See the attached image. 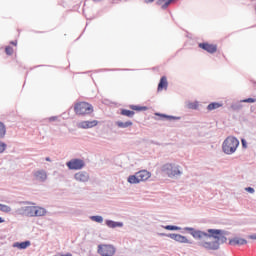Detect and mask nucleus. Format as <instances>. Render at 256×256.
<instances>
[{
    "label": "nucleus",
    "mask_w": 256,
    "mask_h": 256,
    "mask_svg": "<svg viewBox=\"0 0 256 256\" xmlns=\"http://www.w3.org/2000/svg\"><path fill=\"white\" fill-rule=\"evenodd\" d=\"M184 231H188L193 239L198 241L199 247H203L207 251H219L221 244L227 243V233L225 230L208 229L206 232L196 230L195 228L185 227Z\"/></svg>",
    "instance_id": "nucleus-1"
},
{
    "label": "nucleus",
    "mask_w": 256,
    "mask_h": 256,
    "mask_svg": "<svg viewBox=\"0 0 256 256\" xmlns=\"http://www.w3.org/2000/svg\"><path fill=\"white\" fill-rule=\"evenodd\" d=\"M162 173L170 179H179L183 175V167L175 163H166L161 168Z\"/></svg>",
    "instance_id": "nucleus-2"
},
{
    "label": "nucleus",
    "mask_w": 256,
    "mask_h": 256,
    "mask_svg": "<svg viewBox=\"0 0 256 256\" xmlns=\"http://www.w3.org/2000/svg\"><path fill=\"white\" fill-rule=\"evenodd\" d=\"M237 147H239V139L233 136L227 137L222 143V151L226 155H233L237 151Z\"/></svg>",
    "instance_id": "nucleus-3"
},
{
    "label": "nucleus",
    "mask_w": 256,
    "mask_h": 256,
    "mask_svg": "<svg viewBox=\"0 0 256 256\" xmlns=\"http://www.w3.org/2000/svg\"><path fill=\"white\" fill-rule=\"evenodd\" d=\"M77 115H89L93 113V106L87 102H80L74 107Z\"/></svg>",
    "instance_id": "nucleus-4"
},
{
    "label": "nucleus",
    "mask_w": 256,
    "mask_h": 256,
    "mask_svg": "<svg viewBox=\"0 0 256 256\" xmlns=\"http://www.w3.org/2000/svg\"><path fill=\"white\" fill-rule=\"evenodd\" d=\"M66 167L70 169V171H81V169L85 168V160L74 158L66 163Z\"/></svg>",
    "instance_id": "nucleus-5"
},
{
    "label": "nucleus",
    "mask_w": 256,
    "mask_h": 256,
    "mask_svg": "<svg viewBox=\"0 0 256 256\" xmlns=\"http://www.w3.org/2000/svg\"><path fill=\"white\" fill-rule=\"evenodd\" d=\"M117 252L115 246L111 244H100L98 245V253L101 256H113Z\"/></svg>",
    "instance_id": "nucleus-6"
},
{
    "label": "nucleus",
    "mask_w": 256,
    "mask_h": 256,
    "mask_svg": "<svg viewBox=\"0 0 256 256\" xmlns=\"http://www.w3.org/2000/svg\"><path fill=\"white\" fill-rule=\"evenodd\" d=\"M16 213L26 217H35V206H22L16 210Z\"/></svg>",
    "instance_id": "nucleus-7"
},
{
    "label": "nucleus",
    "mask_w": 256,
    "mask_h": 256,
    "mask_svg": "<svg viewBox=\"0 0 256 256\" xmlns=\"http://www.w3.org/2000/svg\"><path fill=\"white\" fill-rule=\"evenodd\" d=\"M160 237H169L170 239H173V241H177V243H190L189 239H187L185 236H183L181 234H175V233L165 234V233H160Z\"/></svg>",
    "instance_id": "nucleus-8"
},
{
    "label": "nucleus",
    "mask_w": 256,
    "mask_h": 256,
    "mask_svg": "<svg viewBox=\"0 0 256 256\" xmlns=\"http://www.w3.org/2000/svg\"><path fill=\"white\" fill-rule=\"evenodd\" d=\"M74 179L77 181V183H89L91 176L87 171H79L74 174Z\"/></svg>",
    "instance_id": "nucleus-9"
},
{
    "label": "nucleus",
    "mask_w": 256,
    "mask_h": 256,
    "mask_svg": "<svg viewBox=\"0 0 256 256\" xmlns=\"http://www.w3.org/2000/svg\"><path fill=\"white\" fill-rule=\"evenodd\" d=\"M99 122L97 120L92 121H82L77 124L78 129H93V127H97Z\"/></svg>",
    "instance_id": "nucleus-10"
},
{
    "label": "nucleus",
    "mask_w": 256,
    "mask_h": 256,
    "mask_svg": "<svg viewBox=\"0 0 256 256\" xmlns=\"http://www.w3.org/2000/svg\"><path fill=\"white\" fill-rule=\"evenodd\" d=\"M200 49H203L204 51H207V53H216L217 52V46L209 43H200L199 44Z\"/></svg>",
    "instance_id": "nucleus-11"
},
{
    "label": "nucleus",
    "mask_w": 256,
    "mask_h": 256,
    "mask_svg": "<svg viewBox=\"0 0 256 256\" xmlns=\"http://www.w3.org/2000/svg\"><path fill=\"white\" fill-rule=\"evenodd\" d=\"M34 177L36 181H40L41 183H44V181H47V171L37 170L34 172Z\"/></svg>",
    "instance_id": "nucleus-12"
},
{
    "label": "nucleus",
    "mask_w": 256,
    "mask_h": 256,
    "mask_svg": "<svg viewBox=\"0 0 256 256\" xmlns=\"http://www.w3.org/2000/svg\"><path fill=\"white\" fill-rule=\"evenodd\" d=\"M138 175V179L141 182L143 181H147V179L151 178V172L147 171V170H141L139 172H136Z\"/></svg>",
    "instance_id": "nucleus-13"
},
{
    "label": "nucleus",
    "mask_w": 256,
    "mask_h": 256,
    "mask_svg": "<svg viewBox=\"0 0 256 256\" xmlns=\"http://www.w3.org/2000/svg\"><path fill=\"white\" fill-rule=\"evenodd\" d=\"M12 247H14L15 249L24 250L27 249L28 247H31V241L27 240L24 242H15L13 243Z\"/></svg>",
    "instance_id": "nucleus-14"
},
{
    "label": "nucleus",
    "mask_w": 256,
    "mask_h": 256,
    "mask_svg": "<svg viewBox=\"0 0 256 256\" xmlns=\"http://www.w3.org/2000/svg\"><path fill=\"white\" fill-rule=\"evenodd\" d=\"M45 215H47V209L35 206L34 217H45Z\"/></svg>",
    "instance_id": "nucleus-15"
},
{
    "label": "nucleus",
    "mask_w": 256,
    "mask_h": 256,
    "mask_svg": "<svg viewBox=\"0 0 256 256\" xmlns=\"http://www.w3.org/2000/svg\"><path fill=\"white\" fill-rule=\"evenodd\" d=\"M105 225L109 227V229H117L123 227V222H115L113 220H106Z\"/></svg>",
    "instance_id": "nucleus-16"
},
{
    "label": "nucleus",
    "mask_w": 256,
    "mask_h": 256,
    "mask_svg": "<svg viewBox=\"0 0 256 256\" xmlns=\"http://www.w3.org/2000/svg\"><path fill=\"white\" fill-rule=\"evenodd\" d=\"M155 115H157L158 117H161L162 119H168V121H180L181 117L179 116H170L167 114H161V113H156Z\"/></svg>",
    "instance_id": "nucleus-17"
},
{
    "label": "nucleus",
    "mask_w": 256,
    "mask_h": 256,
    "mask_svg": "<svg viewBox=\"0 0 256 256\" xmlns=\"http://www.w3.org/2000/svg\"><path fill=\"white\" fill-rule=\"evenodd\" d=\"M127 181H128V183H130L131 185H137V184L141 183L140 180H139V176H138L137 172H136L134 175H130V176L127 178Z\"/></svg>",
    "instance_id": "nucleus-18"
},
{
    "label": "nucleus",
    "mask_w": 256,
    "mask_h": 256,
    "mask_svg": "<svg viewBox=\"0 0 256 256\" xmlns=\"http://www.w3.org/2000/svg\"><path fill=\"white\" fill-rule=\"evenodd\" d=\"M117 125V127H119L120 129H127V127H132L133 126V122L131 121H116L115 123Z\"/></svg>",
    "instance_id": "nucleus-19"
},
{
    "label": "nucleus",
    "mask_w": 256,
    "mask_h": 256,
    "mask_svg": "<svg viewBox=\"0 0 256 256\" xmlns=\"http://www.w3.org/2000/svg\"><path fill=\"white\" fill-rule=\"evenodd\" d=\"M167 85V77L163 76L158 84V91H163V89H167Z\"/></svg>",
    "instance_id": "nucleus-20"
},
{
    "label": "nucleus",
    "mask_w": 256,
    "mask_h": 256,
    "mask_svg": "<svg viewBox=\"0 0 256 256\" xmlns=\"http://www.w3.org/2000/svg\"><path fill=\"white\" fill-rule=\"evenodd\" d=\"M220 107H223V103L221 102H212L207 106L208 111H215V109H219Z\"/></svg>",
    "instance_id": "nucleus-21"
},
{
    "label": "nucleus",
    "mask_w": 256,
    "mask_h": 256,
    "mask_svg": "<svg viewBox=\"0 0 256 256\" xmlns=\"http://www.w3.org/2000/svg\"><path fill=\"white\" fill-rule=\"evenodd\" d=\"M230 245H247V240L243 238H234L230 240Z\"/></svg>",
    "instance_id": "nucleus-22"
},
{
    "label": "nucleus",
    "mask_w": 256,
    "mask_h": 256,
    "mask_svg": "<svg viewBox=\"0 0 256 256\" xmlns=\"http://www.w3.org/2000/svg\"><path fill=\"white\" fill-rule=\"evenodd\" d=\"M186 107L187 109H199V101H194V102H191V101H188L186 102Z\"/></svg>",
    "instance_id": "nucleus-23"
},
{
    "label": "nucleus",
    "mask_w": 256,
    "mask_h": 256,
    "mask_svg": "<svg viewBox=\"0 0 256 256\" xmlns=\"http://www.w3.org/2000/svg\"><path fill=\"white\" fill-rule=\"evenodd\" d=\"M157 5H161L162 9H167L171 3H169V0H157Z\"/></svg>",
    "instance_id": "nucleus-24"
},
{
    "label": "nucleus",
    "mask_w": 256,
    "mask_h": 256,
    "mask_svg": "<svg viewBox=\"0 0 256 256\" xmlns=\"http://www.w3.org/2000/svg\"><path fill=\"white\" fill-rule=\"evenodd\" d=\"M7 133V129L5 128V124L3 122H0V139H3Z\"/></svg>",
    "instance_id": "nucleus-25"
},
{
    "label": "nucleus",
    "mask_w": 256,
    "mask_h": 256,
    "mask_svg": "<svg viewBox=\"0 0 256 256\" xmlns=\"http://www.w3.org/2000/svg\"><path fill=\"white\" fill-rule=\"evenodd\" d=\"M90 220H92L94 223H103V216H90Z\"/></svg>",
    "instance_id": "nucleus-26"
},
{
    "label": "nucleus",
    "mask_w": 256,
    "mask_h": 256,
    "mask_svg": "<svg viewBox=\"0 0 256 256\" xmlns=\"http://www.w3.org/2000/svg\"><path fill=\"white\" fill-rule=\"evenodd\" d=\"M0 211H2V213H11V206L0 204Z\"/></svg>",
    "instance_id": "nucleus-27"
},
{
    "label": "nucleus",
    "mask_w": 256,
    "mask_h": 256,
    "mask_svg": "<svg viewBox=\"0 0 256 256\" xmlns=\"http://www.w3.org/2000/svg\"><path fill=\"white\" fill-rule=\"evenodd\" d=\"M164 229H166V231H181V227L173 225L164 226Z\"/></svg>",
    "instance_id": "nucleus-28"
},
{
    "label": "nucleus",
    "mask_w": 256,
    "mask_h": 256,
    "mask_svg": "<svg viewBox=\"0 0 256 256\" xmlns=\"http://www.w3.org/2000/svg\"><path fill=\"white\" fill-rule=\"evenodd\" d=\"M121 115H124L125 117H133V115H135V112L134 111H131V110H125L123 109L121 111Z\"/></svg>",
    "instance_id": "nucleus-29"
},
{
    "label": "nucleus",
    "mask_w": 256,
    "mask_h": 256,
    "mask_svg": "<svg viewBox=\"0 0 256 256\" xmlns=\"http://www.w3.org/2000/svg\"><path fill=\"white\" fill-rule=\"evenodd\" d=\"M241 103L242 102L232 104L231 108L233 109V111H239V109H243V105Z\"/></svg>",
    "instance_id": "nucleus-30"
},
{
    "label": "nucleus",
    "mask_w": 256,
    "mask_h": 256,
    "mask_svg": "<svg viewBox=\"0 0 256 256\" xmlns=\"http://www.w3.org/2000/svg\"><path fill=\"white\" fill-rule=\"evenodd\" d=\"M131 109H133V111H147V107L143 106H135V105H132L130 106Z\"/></svg>",
    "instance_id": "nucleus-31"
},
{
    "label": "nucleus",
    "mask_w": 256,
    "mask_h": 256,
    "mask_svg": "<svg viewBox=\"0 0 256 256\" xmlns=\"http://www.w3.org/2000/svg\"><path fill=\"white\" fill-rule=\"evenodd\" d=\"M5 151H7V144L3 141H0V155L5 153Z\"/></svg>",
    "instance_id": "nucleus-32"
},
{
    "label": "nucleus",
    "mask_w": 256,
    "mask_h": 256,
    "mask_svg": "<svg viewBox=\"0 0 256 256\" xmlns=\"http://www.w3.org/2000/svg\"><path fill=\"white\" fill-rule=\"evenodd\" d=\"M256 99L255 98H248L244 100H240V103H255Z\"/></svg>",
    "instance_id": "nucleus-33"
},
{
    "label": "nucleus",
    "mask_w": 256,
    "mask_h": 256,
    "mask_svg": "<svg viewBox=\"0 0 256 256\" xmlns=\"http://www.w3.org/2000/svg\"><path fill=\"white\" fill-rule=\"evenodd\" d=\"M6 55H13V48L8 46L5 49Z\"/></svg>",
    "instance_id": "nucleus-34"
},
{
    "label": "nucleus",
    "mask_w": 256,
    "mask_h": 256,
    "mask_svg": "<svg viewBox=\"0 0 256 256\" xmlns=\"http://www.w3.org/2000/svg\"><path fill=\"white\" fill-rule=\"evenodd\" d=\"M245 191H247L248 193H251V194L255 193V189L252 187L245 188Z\"/></svg>",
    "instance_id": "nucleus-35"
},
{
    "label": "nucleus",
    "mask_w": 256,
    "mask_h": 256,
    "mask_svg": "<svg viewBox=\"0 0 256 256\" xmlns=\"http://www.w3.org/2000/svg\"><path fill=\"white\" fill-rule=\"evenodd\" d=\"M242 147H244L245 149H247V141L242 140Z\"/></svg>",
    "instance_id": "nucleus-36"
},
{
    "label": "nucleus",
    "mask_w": 256,
    "mask_h": 256,
    "mask_svg": "<svg viewBox=\"0 0 256 256\" xmlns=\"http://www.w3.org/2000/svg\"><path fill=\"white\" fill-rule=\"evenodd\" d=\"M49 121H57V116H52L49 118Z\"/></svg>",
    "instance_id": "nucleus-37"
},
{
    "label": "nucleus",
    "mask_w": 256,
    "mask_h": 256,
    "mask_svg": "<svg viewBox=\"0 0 256 256\" xmlns=\"http://www.w3.org/2000/svg\"><path fill=\"white\" fill-rule=\"evenodd\" d=\"M248 237H249V239H255L256 240V234H252V235H250Z\"/></svg>",
    "instance_id": "nucleus-38"
},
{
    "label": "nucleus",
    "mask_w": 256,
    "mask_h": 256,
    "mask_svg": "<svg viewBox=\"0 0 256 256\" xmlns=\"http://www.w3.org/2000/svg\"><path fill=\"white\" fill-rule=\"evenodd\" d=\"M24 205H34L32 202H29V201H26V202H23Z\"/></svg>",
    "instance_id": "nucleus-39"
},
{
    "label": "nucleus",
    "mask_w": 256,
    "mask_h": 256,
    "mask_svg": "<svg viewBox=\"0 0 256 256\" xmlns=\"http://www.w3.org/2000/svg\"><path fill=\"white\" fill-rule=\"evenodd\" d=\"M155 0H145V3H153Z\"/></svg>",
    "instance_id": "nucleus-40"
},
{
    "label": "nucleus",
    "mask_w": 256,
    "mask_h": 256,
    "mask_svg": "<svg viewBox=\"0 0 256 256\" xmlns=\"http://www.w3.org/2000/svg\"><path fill=\"white\" fill-rule=\"evenodd\" d=\"M45 161L51 162V158L50 157H46Z\"/></svg>",
    "instance_id": "nucleus-41"
},
{
    "label": "nucleus",
    "mask_w": 256,
    "mask_h": 256,
    "mask_svg": "<svg viewBox=\"0 0 256 256\" xmlns=\"http://www.w3.org/2000/svg\"><path fill=\"white\" fill-rule=\"evenodd\" d=\"M11 45H17V41H12Z\"/></svg>",
    "instance_id": "nucleus-42"
},
{
    "label": "nucleus",
    "mask_w": 256,
    "mask_h": 256,
    "mask_svg": "<svg viewBox=\"0 0 256 256\" xmlns=\"http://www.w3.org/2000/svg\"><path fill=\"white\" fill-rule=\"evenodd\" d=\"M0 223H5V220L0 217Z\"/></svg>",
    "instance_id": "nucleus-43"
},
{
    "label": "nucleus",
    "mask_w": 256,
    "mask_h": 256,
    "mask_svg": "<svg viewBox=\"0 0 256 256\" xmlns=\"http://www.w3.org/2000/svg\"><path fill=\"white\" fill-rule=\"evenodd\" d=\"M95 3H99L100 1H102V0H93Z\"/></svg>",
    "instance_id": "nucleus-44"
},
{
    "label": "nucleus",
    "mask_w": 256,
    "mask_h": 256,
    "mask_svg": "<svg viewBox=\"0 0 256 256\" xmlns=\"http://www.w3.org/2000/svg\"><path fill=\"white\" fill-rule=\"evenodd\" d=\"M174 1H175V0H169V2H168V3H174Z\"/></svg>",
    "instance_id": "nucleus-45"
}]
</instances>
